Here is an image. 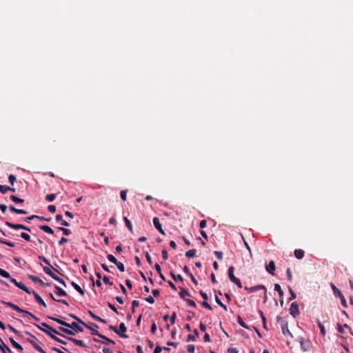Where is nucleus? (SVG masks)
<instances>
[{
	"label": "nucleus",
	"mask_w": 353,
	"mask_h": 353,
	"mask_svg": "<svg viewBox=\"0 0 353 353\" xmlns=\"http://www.w3.org/2000/svg\"><path fill=\"white\" fill-rule=\"evenodd\" d=\"M115 265H117V267L118 268V269L121 271V272H124L125 271V267H124V265L119 262V261H117Z\"/></svg>",
	"instance_id": "3c124183"
},
{
	"label": "nucleus",
	"mask_w": 353,
	"mask_h": 353,
	"mask_svg": "<svg viewBox=\"0 0 353 353\" xmlns=\"http://www.w3.org/2000/svg\"><path fill=\"white\" fill-rule=\"evenodd\" d=\"M8 328L12 331L15 334H17V336H19V337L21 336V333L17 330L15 329L14 327H12V325H8Z\"/></svg>",
	"instance_id": "864d4df0"
},
{
	"label": "nucleus",
	"mask_w": 353,
	"mask_h": 353,
	"mask_svg": "<svg viewBox=\"0 0 353 353\" xmlns=\"http://www.w3.org/2000/svg\"><path fill=\"white\" fill-rule=\"evenodd\" d=\"M26 334L29 335L31 339H28L27 341L32 344L33 346L34 344L36 343L35 340H37V338L32 334H30L29 332L26 331Z\"/></svg>",
	"instance_id": "72a5a7b5"
},
{
	"label": "nucleus",
	"mask_w": 353,
	"mask_h": 353,
	"mask_svg": "<svg viewBox=\"0 0 353 353\" xmlns=\"http://www.w3.org/2000/svg\"><path fill=\"white\" fill-rule=\"evenodd\" d=\"M294 256L298 259H301L304 257L305 252L301 249H296L294 252Z\"/></svg>",
	"instance_id": "4be33fe9"
},
{
	"label": "nucleus",
	"mask_w": 353,
	"mask_h": 353,
	"mask_svg": "<svg viewBox=\"0 0 353 353\" xmlns=\"http://www.w3.org/2000/svg\"><path fill=\"white\" fill-rule=\"evenodd\" d=\"M32 293L33 294L34 299L37 303L42 305L43 307H46V304L43 300V299L35 291H32Z\"/></svg>",
	"instance_id": "a211bd4d"
},
{
	"label": "nucleus",
	"mask_w": 353,
	"mask_h": 353,
	"mask_svg": "<svg viewBox=\"0 0 353 353\" xmlns=\"http://www.w3.org/2000/svg\"><path fill=\"white\" fill-rule=\"evenodd\" d=\"M10 199L16 203H22L24 202L23 199H20L15 195H11Z\"/></svg>",
	"instance_id": "4c0bfd02"
},
{
	"label": "nucleus",
	"mask_w": 353,
	"mask_h": 353,
	"mask_svg": "<svg viewBox=\"0 0 353 353\" xmlns=\"http://www.w3.org/2000/svg\"><path fill=\"white\" fill-rule=\"evenodd\" d=\"M180 290H181V292H180L179 295L181 299L185 300L186 296H190V294L187 290H185L183 288H180Z\"/></svg>",
	"instance_id": "bb28decb"
},
{
	"label": "nucleus",
	"mask_w": 353,
	"mask_h": 353,
	"mask_svg": "<svg viewBox=\"0 0 353 353\" xmlns=\"http://www.w3.org/2000/svg\"><path fill=\"white\" fill-rule=\"evenodd\" d=\"M69 341H72V343H74L76 345H78V346H80V347H86V345H85V343H83V341L81 340H79V339H76L74 338H72V337H66Z\"/></svg>",
	"instance_id": "f3484780"
},
{
	"label": "nucleus",
	"mask_w": 353,
	"mask_h": 353,
	"mask_svg": "<svg viewBox=\"0 0 353 353\" xmlns=\"http://www.w3.org/2000/svg\"><path fill=\"white\" fill-rule=\"evenodd\" d=\"M261 289H263L265 290V294H266V288L263 285H255V286L250 287V288L245 287V290L249 291L250 292H254L258 290H261Z\"/></svg>",
	"instance_id": "4468645a"
},
{
	"label": "nucleus",
	"mask_w": 353,
	"mask_h": 353,
	"mask_svg": "<svg viewBox=\"0 0 353 353\" xmlns=\"http://www.w3.org/2000/svg\"><path fill=\"white\" fill-rule=\"evenodd\" d=\"M52 279H54V280H56L57 281H58L59 283L62 284L64 287H66L65 282L62 279H61L60 277L57 276L56 274L54 275V276Z\"/></svg>",
	"instance_id": "8fccbe9b"
},
{
	"label": "nucleus",
	"mask_w": 353,
	"mask_h": 353,
	"mask_svg": "<svg viewBox=\"0 0 353 353\" xmlns=\"http://www.w3.org/2000/svg\"><path fill=\"white\" fill-rule=\"evenodd\" d=\"M170 275L172 276V278L175 281H183V277L181 276V275L180 274H178V275H176L175 274H174L173 272H171L170 273Z\"/></svg>",
	"instance_id": "37998d69"
},
{
	"label": "nucleus",
	"mask_w": 353,
	"mask_h": 353,
	"mask_svg": "<svg viewBox=\"0 0 353 353\" xmlns=\"http://www.w3.org/2000/svg\"><path fill=\"white\" fill-rule=\"evenodd\" d=\"M267 272L274 275L275 270V263L273 261H270L269 264L265 266Z\"/></svg>",
	"instance_id": "2eb2a0df"
},
{
	"label": "nucleus",
	"mask_w": 353,
	"mask_h": 353,
	"mask_svg": "<svg viewBox=\"0 0 353 353\" xmlns=\"http://www.w3.org/2000/svg\"><path fill=\"white\" fill-rule=\"evenodd\" d=\"M70 328L73 330L74 332H81L83 331V329L79 325V324L76 322H72L71 323Z\"/></svg>",
	"instance_id": "aec40b11"
},
{
	"label": "nucleus",
	"mask_w": 353,
	"mask_h": 353,
	"mask_svg": "<svg viewBox=\"0 0 353 353\" xmlns=\"http://www.w3.org/2000/svg\"><path fill=\"white\" fill-rule=\"evenodd\" d=\"M123 221H125V223L127 226V228H128V230H130V232L131 233L133 232V227H132V225L130 222V221L125 216L123 217Z\"/></svg>",
	"instance_id": "7c9ffc66"
},
{
	"label": "nucleus",
	"mask_w": 353,
	"mask_h": 353,
	"mask_svg": "<svg viewBox=\"0 0 353 353\" xmlns=\"http://www.w3.org/2000/svg\"><path fill=\"white\" fill-rule=\"evenodd\" d=\"M162 257L163 259L166 261L168 259V254L166 250H163L162 252Z\"/></svg>",
	"instance_id": "338daca9"
},
{
	"label": "nucleus",
	"mask_w": 353,
	"mask_h": 353,
	"mask_svg": "<svg viewBox=\"0 0 353 353\" xmlns=\"http://www.w3.org/2000/svg\"><path fill=\"white\" fill-rule=\"evenodd\" d=\"M55 288V294L59 296H67V292L63 290L62 288H61L60 287L57 286V285H55L54 287Z\"/></svg>",
	"instance_id": "6ab92c4d"
},
{
	"label": "nucleus",
	"mask_w": 353,
	"mask_h": 353,
	"mask_svg": "<svg viewBox=\"0 0 353 353\" xmlns=\"http://www.w3.org/2000/svg\"><path fill=\"white\" fill-rule=\"evenodd\" d=\"M0 243L7 245H8L10 247H12V248L15 246L14 243L11 242V241H8V240H6V239H0Z\"/></svg>",
	"instance_id": "79ce46f5"
},
{
	"label": "nucleus",
	"mask_w": 353,
	"mask_h": 353,
	"mask_svg": "<svg viewBox=\"0 0 353 353\" xmlns=\"http://www.w3.org/2000/svg\"><path fill=\"white\" fill-rule=\"evenodd\" d=\"M107 257H108V259L110 262H112V263H113L114 264L118 261V260L116 259V257L114 256L112 254H108Z\"/></svg>",
	"instance_id": "603ef678"
},
{
	"label": "nucleus",
	"mask_w": 353,
	"mask_h": 353,
	"mask_svg": "<svg viewBox=\"0 0 353 353\" xmlns=\"http://www.w3.org/2000/svg\"><path fill=\"white\" fill-rule=\"evenodd\" d=\"M21 237L23 238V239H25L27 241H30V236L28 234L26 233V232H22L21 234Z\"/></svg>",
	"instance_id": "4d7b16f0"
},
{
	"label": "nucleus",
	"mask_w": 353,
	"mask_h": 353,
	"mask_svg": "<svg viewBox=\"0 0 353 353\" xmlns=\"http://www.w3.org/2000/svg\"><path fill=\"white\" fill-rule=\"evenodd\" d=\"M152 221H153L154 225V227L157 228V230H158V231H159L161 234L165 235V232H164V230H163V228H162V225H161V223H160V221H159V218H157V217H154V218H153Z\"/></svg>",
	"instance_id": "9d476101"
},
{
	"label": "nucleus",
	"mask_w": 353,
	"mask_h": 353,
	"mask_svg": "<svg viewBox=\"0 0 353 353\" xmlns=\"http://www.w3.org/2000/svg\"><path fill=\"white\" fill-rule=\"evenodd\" d=\"M237 322L239 323V324L244 327V328H246V329H250V327L249 325H248L243 320V319L240 316H238L237 317Z\"/></svg>",
	"instance_id": "f704fd0d"
},
{
	"label": "nucleus",
	"mask_w": 353,
	"mask_h": 353,
	"mask_svg": "<svg viewBox=\"0 0 353 353\" xmlns=\"http://www.w3.org/2000/svg\"><path fill=\"white\" fill-rule=\"evenodd\" d=\"M39 258L41 259L46 265H49L51 268H52V266L51 265L50 261L44 256H39Z\"/></svg>",
	"instance_id": "e2e57ef3"
},
{
	"label": "nucleus",
	"mask_w": 353,
	"mask_h": 353,
	"mask_svg": "<svg viewBox=\"0 0 353 353\" xmlns=\"http://www.w3.org/2000/svg\"><path fill=\"white\" fill-rule=\"evenodd\" d=\"M187 350L189 353H194L195 347L194 345H188Z\"/></svg>",
	"instance_id": "0e129e2a"
},
{
	"label": "nucleus",
	"mask_w": 353,
	"mask_h": 353,
	"mask_svg": "<svg viewBox=\"0 0 353 353\" xmlns=\"http://www.w3.org/2000/svg\"><path fill=\"white\" fill-rule=\"evenodd\" d=\"M332 288L336 296H339L342 294V292L334 285L332 284Z\"/></svg>",
	"instance_id": "49530a36"
},
{
	"label": "nucleus",
	"mask_w": 353,
	"mask_h": 353,
	"mask_svg": "<svg viewBox=\"0 0 353 353\" xmlns=\"http://www.w3.org/2000/svg\"><path fill=\"white\" fill-rule=\"evenodd\" d=\"M0 275L6 279L10 278V273L6 271L5 270L1 269V268H0Z\"/></svg>",
	"instance_id": "c03bdc74"
},
{
	"label": "nucleus",
	"mask_w": 353,
	"mask_h": 353,
	"mask_svg": "<svg viewBox=\"0 0 353 353\" xmlns=\"http://www.w3.org/2000/svg\"><path fill=\"white\" fill-rule=\"evenodd\" d=\"M2 303H3L4 305L12 308L13 310L19 312H21V313H24V314H26L27 311L26 310H24L21 308H20L17 305H15L11 302H6V301H1Z\"/></svg>",
	"instance_id": "423d86ee"
},
{
	"label": "nucleus",
	"mask_w": 353,
	"mask_h": 353,
	"mask_svg": "<svg viewBox=\"0 0 353 353\" xmlns=\"http://www.w3.org/2000/svg\"><path fill=\"white\" fill-rule=\"evenodd\" d=\"M55 219L57 222H61V224L63 226H70V223L63 219L61 214H57L55 217Z\"/></svg>",
	"instance_id": "5701e85b"
},
{
	"label": "nucleus",
	"mask_w": 353,
	"mask_h": 353,
	"mask_svg": "<svg viewBox=\"0 0 353 353\" xmlns=\"http://www.w3.org/2000/svg\"><path fill=\"white\" fill-rule=\"evenodd\" d=\"M301 347L303 351H307L310 350L311 346V343L309 340H304L303 339H301L300 341Z\"/></svg>",
	"instance_id": "9b49d317"
},
{
	"label": "nucleus",
	"mask_w": 353,
	"mask_h": 353,
	"mask_svg": "<svg viewBox=\"0 0 353 353\" xmlns=\"http://www.w3.org/2000/svg\"><path fill=\"white\" fill-rule=\"evenodd\" d=\"M0 350L3 352V353H7L6 351H8L10 353L12 352L11 350L4 343L1 338L0 337Z\"/></svg>",
	"instance_id": "412c9836"
},
{
	"label": "nucleus",
	"mask_w": 353,
	"mask_h": 353,
	"mask_svg": "<svg viewBox=\"0 0 353 353\" xmlns=\"http://www.w3.org/2000/svg\"><path fill=\"white\" fill-rule=\"evenodd\" d=\"M59 330L68 335H74V332L64 327H59Z\"/></svg>",
	"instance_id": "c9c22d12"
},
{
	"label": "nucleus",
	"mask_w": 353,
	"mask_h": 353,
	"mask_svg": "<svg viewBox=\"0 0 353 353\" xmlns=\"http://www.w3.org/2000/svg\"><path fill=\"white\" fill-rule=\"evenodd\" d=\"M109 329L114 331L116 334L122 338H128V336L125 334V332L127 331V327L123 323H120L119 329L114 325H110Z\"/></svg>",
	"instance_id": "f257e3e1"
},
{
	"label": "nucleus",
	"mask_w": 353,
	"mask_h": 353,
	"mask_svg": "<svg viewBox=\"0 0 353 353\" xmlns=\"http://www.w3.org/2000/svg\"><path fill=\"white\" fill-rule=\"evenodd\" d=\"M234 268L233 266H230L228 269V276L230 278V280L232 283H235L239 288H242L241 282L238 278H236L234 276Z\"/></svg>",
	"instance_id": "f03ea898"
},
{
	"label": "nucleus",
	"mask_w": 353,
	"mask_h": 353,
	"mask_svg": "<svg viewBox=\"0 0 353 353\" xmlns=\"http://www.w3.org/2000/svg\"><path fill=\"white\" fill-rule=\"evenodd\" d=\"M28 278L32 280V281L34 282H37L39 283L40 285H41L42 286H47V285H49L48 283H44L41 279H39V277L37 276H35L34 275H28Z\"/></svg>",
	"instance_id": "dca6fc26"
},
{
	"label": "nucleus",
	"mask_w": 353,
	"mask_h": 353,
	"mask_svg": "<svg viewBox=\"0 0 353 353\" xmlns=\"http://www.w3.org/2000/svg\"><path fill=\"white\" fill-rule=\"evenodd\" d=\"M274 290L278 292L280 296H283V292L281 288V285L278 283H276L274 285Z\"/></svg>",
	"instance_id": "a18cd8bd"
},
{
	"label": "nucleus",
	"mask_w": 353,
	"mask_h": 353,
	"mask_svg": "<svg viewBox=\"0 0 353 353\" xmlns=\"http://www.w3.org/2000/svg\"><path fill=\"white\" fill-rule=\"evenodd\" d=\"M39 228L46 233H48V234L54 233V230L50 226H48L47 225H41V226H39Z\"/></svg>",
	"instance_id": "cd10ccee"
},
{
	"label": "nucleus",
	"mask_w": 353,
	"mask_h": 353,
	"mask_svg": "<svg viewBox=\"0 0 353 353\" xmlns=\"http://www.w3.org/2000/svg\"><path fill=\"white\" fill-rule=\"evenodd\" d=\"M19 289L25 291L28 294H31L32 292L22 283L18 282L17 286Z\"/></svg>",
	"instance_id": "2f4dec72"
},
{
	"label": "nucleus",
	"mask_w": 353,
	"mask_h": 353,
	"mask_svg": "<svg viewBox=\"0 0 353 353\" xmlns=\"http://www.w3.org/2000/svg\"><path fill=\"white\" fill-rule=\"evenodd\" d=\"M35 326H37L39 329H40L41 330H42L43 332H45L46 334H48L51 339H52L53 340L60 343H62L63 345H66V342L65 341H63L61 339H60L59 338L57 337L55 335H54L52 333H51L50 332H49L48 330H43L42 329L40 325H37V324H34Z\"/></svg>",
	"instance_id": "20e7f679"
},
{
	"label": "nucleus",
	"mask_w": 353,
	"mask_h": 353,
	"mask_svg": "<svg viewBox=\"0 0 353 353\" xmlns=\"http://www.w3.org/2000/svg\"><path fill=\"white\" fill-rule=\"evenodd\" d=\"M59 230H61L64 235H69L71 234V231L69 229L64 228H59Z\"/></svg>",
	"instance_id": "bf43d9fd"
},
{
	"label": "nucleus",
	"mask_w": 353,
	"mask_h": 353,
	"mask_svg": "<svg viewBox=\"0 0 353 353\" xmlns=\"http://www.w3.org/2000/svg\"><path fill=\"white\" fill-rule=\"evenodd\" d=\"M286 274H287V276H288V281H292V274L290 268H287Z\"/></svg>",
	"instance_id": "13d9d810"
},
{
	"label": "nucleus",
	"mask_w": 353,
	"mask_h": 353,
	"mask_svg": "<svg viewBox=\"0 0 353 353\" xmlns=\"http://www.w3.org/2000/svg\"><path fill=\"white\" fill-rule=\"evenodd\" d=\"M10 341L14 347L19 350L20 352L23 351V347L17 341H15L12 338H10Z\"/></svg>",
	"instance_id": "c85d7f7f"
},
{
	"label": "nucleus",
	"mask_w": 353,
	"mask_h": 353,
	"mask_svg": "<svg viewBox=\"0 0 353 353\" xmlns=\"http://www.w3.org/2000/svg\"><path fill=\"white\" fill-rule=\"evenodd\" d=\"M194 334H188V341H195L196 339V337L199 336V332H198V330L196 329H195L194 330Z\"/></svg>",
	"instance_id": "473e14b6"
},
{
	"label": "nucleus",
	"mask_w": 353,
	"mask_h": 353,
	"mask_svg": "<svg viewBox=\"0 0 353 353\" xmlns=\"http://www.w3.org/2000/svg\"><path fill=\"white\" fill-rule=\"evenodd\" d=\"M90 325L91 326L88 325V327H86L91 330V334L92 335L98 336L100 338H105V336L102 335L96 329L92 327H94L95 328H98L99 326L97 324H95V323H90Z\"/></svg>",
	"instance_id": "1a4fd4ad"
},
{
	"label": "nucleus",
	"mask_w": 353,
	"mask_h": 353,
	"mask_svg": "<svg viewBox=\"0 0 353 353\" xmlns=\"http://www.w3.org/2000/svg\"><path fill=\"white\" fill-rule=\"evenodd\" d=\"M48 319L52 320V321H56L57 323H58L59 324L63 325V326H65V327H70V326H71V323H68L59 318H57V317H53V316H48Z\"/></svg>",
	"instance_id": "f8f14e48"
},
{
	"label": "nucleus",
	"mask_w": 353,
	"mask_h": 353,
	"mask_svg": "<svg viewBox=\"0 0 353 353\" xmlns=\"http://www.w3.org/2000/svg\"><path fill=\"white\" fill-rule=\"evenodd\" d=\"M55 198H56L55 194H50L46 195V200L48 202H52L55 199Z\"/></svg>",
	"instance_id": "de8ad7c7"
},
{
	"label": "nucleus",
	"mask_w": 353,
	"mask_h": 353,
	"mask_svg": "<svg viewBox=\"0 0 353 353\" xmlns=\"http://www.w3.org/2000/svg\"><path fill=\"white\" fill-rule=\"evenodd\" d=\"M339 297L341 299L342 305L345 307H347V302H346V300H345L344 296L343 295V294L341 295H340Z\"/></svg>",
	"instance_id": "6e6d98bb"
},
{
	"label": "nucleus",
	"mask_w": 353,
	"mask_h": 353,
	"mask_svg": "<svg viewBox=\"0 0 353 353\" xmlns=\"http://www.w3.org/2000/svg\"><path fill=\"white\" fill-rule=\"evenodd\" d=\"M8 181L10 183L13 185L17 181V178L14 174H10L8 176Z\"/></svg>",
	"instance_id": "09e8293b"
},
{
	"label": "nucleus",
	"mask_w": 353,
	"mask_h": 353,
	"mask_svg": "<svg viewBox=\"0 0 353 353\" xmlns=\"http://www.w3.org/2000/svg\"><path fill=\"white\" fill-rule=\"evenodd\" d=\"M34 219H37V215H31L30 216L25 217V218L23 219V220L26 221V222H30V221H32V220H33Z\"/></svg>",
	"instance_id": "69168bd1"
},
{
	"label": "nucleus",
	"mask_w": 353,
	"mask_h": 353,
	"mask_svg": "<svg viewBox=\"0 0 353 353\" xmlns=\"http://www.w3.org/2000/svg\"><path fill=\"white\" fill-rule=\"evenodd\" d=\"M9 208H10V211L15 212L17 214H27V212L26 210H21V209H17L13 205H10L9 207Z\"/></svg>",
	"instance_id": "393cba45"
},
{
	"label": "nucleus",
	"mask_w": 353,
	"mask_h": 353,
	"mask_svg": "<svg viewBox=\"0 0 353 353\" xmlns=\"http://www.w3.org/2000/svg\"><path fill=\"white\" fill-rule=\"evenodd\" d=\"M120 195H121V199L123 201H125L127 199V190H121L120 192Z\"/></svg>",
	"instance_id": "5fc2aeb1"
},
{
	"label": "nucleus",
	"mask_w": 353,
	"mask_h": 353,
	"mask_svg": "<svg viewBox=\"0 0 353 353\" xmlns=\"http://www.w3.org/2000/svg\"><path fill=\"white\" fill-rule=\"evenodd\" d=\"M70 316H71L72 319H75L78 323H81L83 326L88 327V324H86L85 322H83L80 318H79L76 315L70 314Z\"/></svg>",
	"instance_id": "e433bc0d"
},
{
	"label": "nucleus",
	"mask_w": 353,
	"mask_h": 353,
	"mask_svg": "<svg viewBox=\"0 0 353 353\" xmlns=\"http://www.w3.org/2000/svg\"><path fill=\"white\" fill-rule=\"evenodd\" d=\"M8 191L15 192V189L7 185H0V192L1 193L6 194Z\"/></svg>",
	"instance_id": "b1692460"
},
{
	"label": "nucleus",
	"mask_w": 353,
	"mask_h": 353,
	"mask_svg": "<svg viewBox=\"0 0 353 353\" xmlns=\"http://www.w3.org/2000/svg\"><path fill=\"white\" fill-rule=\"evenodd\" d=\"M281 330H282V333L284 336H290L291 338H293V335L291 333V332L288 329V322L286 321H283L282 323H281Z\"/></svg>",
	"instance_id": "6e6552de"
},
{
	"label": "nucleus",
	"mask_w": 353,
	"mask_h": 353,
	"mask_svg": "<svg viewBox=\"0 0 353 353\" xmlns=\"http://www.w3.org/2000/svg\"><path fill=\"white\" fill-rule=\"evenodd\" d=\"M48 210H49V212H50L51 213H54L56 212V206L54 205H50L48 207Z\"/></svg>",
	"instance_id": "774afa93"
},
{
	"label": "nucleus",
	"mask_w": 353,
	"mask_h": 353,
	"mask_svg": "<svg viewBox=\"0 0 353 353\" xmlns=\"http://www.w3.org/2000/svg\"><path fill=\"white\" fill-rule=\"evenodd\" d=\"M290 313L293 317H296L299 314V305L296 302L291 304L290 307Z\"/></svg>",
	"instance_id": "39448f33"
},
{
	"label": "nucleus",
	"mask_w": 353,
	"mask_h": 353,
	"mask_svg": "<svg viewBox=\"0 0 353 353\" xmlns=\"http://www.w3.org/2000/svg\"><path fill=\"white\" fill-rule=\"evenodd\" d=\"M43 271L46 274L50 276L52 278H53L55 275V274L52 271L50 268L43 267Z\"/></svg>",
	"instance_id": "ea45409f"
},
{
	"label": "nucleus",
	"mask_w": 353,
	"mask_h": 353,
	"mask_svg": "<svg viewBox=\"0 0 353 353\" xmlns=\"http://www.w3.org/2000/svg\"><path fill=\"white\" fill-rule=\"evenodd\" d=\"M71 285H72V287L78 292H79L81 295H84L85 294V292L84 290L78 285L76 283H74V281H72L71 283Z\"/></svg>",
	"instance_id": "c756f323"
},
{
	"label": "nucleus",
	"mask_w": 353,
	"mask_h": 353,
	"mask_svg": "<svg viewBox=\"0 0 353 353\" xmlns=\"http://www.w3.org/2000/svg\"><path fill=\"white\" fill-rule=\"evenodd\" d=\"M48 319L52 320V321H56L57 323H58L59 324L63 325V326H65V327H70V326H71V323H68L59 318H57V317H53V316H48Z\"/></svg>",
	"instance_id": "ddd939ff"
},
{
	"label": "nucleus",
	"mask_w": 353,
	"mask_h": 353,
	"mask_svg": "<svg viewBox=\"0 0 353 353\" xmlns=\"http://www.w3.org/2000/svg\"><path fill=\"white\" fill-rule=\"evenodd\" d=\"M196 255V250L195 249H192V250H190L188 251H187L185 252V256L188 257V258H192V257H194Z\"/></svg>",
	"instance_id": "58836bf2"
},
{
	"label": "nucleus",
	"mask_w": 353,
	"mask_h": 353,
	"mask_svg": "<svg viewBox=\"0 0 353 353\" xmlns=\"http://www.w3.org/2000/svg\"><path fill=\"white\" fill-rule=\"evenodd\" d=\"M41 325L43 327H42L41 326H40L42 329L43 330H48L49 332H50L51 333H54L56 334H58L59 336H61L63 337H65V335L61 334L59 332H58L56 329L53 328L52 327L48 325L47 323H41Z\"/></svg>",
	"instance_id": "0eeeda50"
},
{
	"label": "nucleus",
	"mask_w": 353,
	"mask_h": 353,
	"mask_svg": "<svg viewBox=\"0 0 353 353\" xmlns=\"http://www.w3.org/2000/svg\"><path fill=\"white\" fill-rule=\"evenodd\" d=\"M6 225L7 226H8L9 228H12V229H14V230H26V231H28V232H30L31 230L30 228L23 225V224H17V223H12L11 222H9V221H6Z\"/></svg>",
	"instance_id": "7ed1b4c3"
},
{
	"label": "nucleus",
	"mask_w": 353,
	"mask_h": 353,
	"mask_svg": "<svg viewBox=\"0 0 353 353\" xmlns=\"http://www.w3.org/2000/svg\"><path fill=\"white\" fill-rule=\"evenodd\" d=\"M214 254L217 257L218 259L222 260L223 259V252L221 251H214Z\"/></svg>",
	"instance_id": "052dcab7"
},
{
	"label": "nucleus",
	"mask_w": 353,
	"mask_h": 353,
	"mask_svg": "<svg viewBox=\"0 0 353 353\" xmlns=\"http://www.w3.org/2000/svg\"><path fill=\"white\" fill-rule=\"evenodd\" d=\"M88 314L91 316L92 319L103 323H107V321L105 319H101V317L94 314L91 310L88 311Z\"/></svg>",
	"instance_id": "a878e982"
},
{
	"label": "nucleus",
	"mask_w": 353,
	"mask_h": 353,
	"mask_svg": "<svg viewBox=\"0 0 353 353\" xmlns=\"http://www.w3.org/2000/svg\"><path fill=\"white\" fill-rule=\"evenodd\" d=\"M185 301H186V302H187L188 305H190L191 307H193L194 308L196 307V303L194 301L190 300V299H185Z\"/></svg>",
	"instance_id": "680f3d73"
},
{
	"label": "nucleus",
	"mask_w": 353,
	"mask_h": 353,
	"mask_svg": "<svg viewBox=\"0 0 353 353\" xmlns=\"http://www.w3.org/2000/svg\"><path fill=\"white\" fill-rule=\"evenodd\" d=\"M49 296L55 301L61 303L66 305H69V303L64 299H56L52 293H49Z\"/></svg>",
	"instance_id": "a19ab883"
}]
</instances>
